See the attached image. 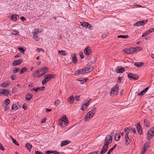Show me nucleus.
Returning a JSON list of instances; mask_svg holds the SVG:
<instances>
[{"instance_id":"1","label":"nucleus","mask_w":154,"mask_h":154,"mask_svg":"<svg viewBox=\"0 0 154 154\" xmlns=\"http://www.w3.org/2000/svg\"><path fill=\"white\" fill-rule=\"evenodd\" d=\"M96 111V108L95 107L93 108L86 114L84 118L85 121H89V119L94 116Z\"/></svg>"},{"instance_id":"2","label":"nucleus","mask_w":154,"mask_h":154,"mask_svg":"<svg viewBox=\"0 0 154 154\" xmlns=\"http://www.w3.org/2000/svg\"><path fill=\"white\" fill-rule=\"evenodd\" d=\"M119 87L118 85L116 84L112 88L110 92V95L111 96H115L118 94L119 92Z\"/></svg>"},{"instance_id":"3","label":"nucleus","mask_w":154,"mask_h":154,"mask_svg":"<svg viewBox=\"0 0 154 154\" xmlns=\"http://www.w3.org/2000/svg\"><path fill=\"white\" fill-rule=\"evenodd\" d=\"M127 54H132L134 53L137 52V51H136L135 48H131L128 49H125L123 51Z\"/></svg>"},{"instance_id":"4","label":"nucleus","mask_w":154,"mask_h":154,"mask_svg":"<svg viewBox=\"0 0 154 154\" xmlns=\"http://www.w3.org/2000/svg\"><path fill=\"white\" fill-rule=\"evenodd\" d=\"M127 76L128 78L130 80L133 79L135 80H137L138 79L139 77L138 75L132 73H128Z\"/></svg>"},{"instance_id":"5","label":"nucleus","mask_w":154,"mask_h":154,"mask_svg":"<svg viewBox=\"0 0 154 154\" xmlns=\"http://www.w3.org/2000/svg\"><path fill=\"white\" fill-rule=\"evenodd\" d=\"M147 20H143L141 21H139L134 23L133 25L134 26L139 27L140 26H142L145 24L147 22Z\"/></svg>"},{"instance_id":"6","label":"nucleus","mask_w":154,"mask_h":154,"mask_svg":"<svg viewBox=\"0 0 154 154\" xmlns=\"http://www.w3.org/2000/svg\"><path fill=\"white\" fill-rule=\"evenodd\" d=\"M112 140V138L110 135H108L106 137L104 141V144H106L109 145V144L111 143Z\"/></svg>"},{"instance_id":"7","label":"nucleus","mask_w":154,"mask_h":154,"mask_svg":"<svg viewBox=\"0 0 154 154\" xmlns=\"http://www.w3.org/2000/svg\"><path fill=\"white\" fill-rule=\"evenodd\" d=\"M86 73H87L86 70L84 68L79 69L78 71H76L75 73V75H80Z\"/></svg>"},{"instance_id":"8","label":"nucleus","mask_w":154,"mask_h":154,"mask_svg":"<svg viewBox=\"0 0 154 154\" xmlns=\"http://www.w3.org/2000/svg\"><path fill=\"white\" fill-rule=\"evenodd\" d=\"M39 32V29H36L34 30V32H33V37L36 41H38L39 40L38 37L37 35L39 32Z\"/></svg>"},{"instance_id":"9","label":"nucleus","mask_w":154,"mask_h":154,"mask_svg":"<svg viewBox=\"0 0 154 154\" xmlns=\"http://www.w3.org/2000/svg\"><path fill=\"white\" fill-rule=\"evenodd\" d=\"M85 69H86L87 72H91L94 68L93 66L90 63H88Z\"/></svg>"},{"instance_id":"10","label":"nucleus","mask_w":154,"mask_h":154,"mask_svg":"<svg viewBox=\"0 0 154 154\" xmlns=\"http://www.w3.org/2000/svg\"><path fill=\"white\" fill-rule=\"evenodd\" d=\"M108 145H106V144H104L102 149L100 152V154H103L106 152L108 150Z\"/></svg>"},{"instance_id":"11","label":"nucleus","mask_w":154,"mask_h":154,"mask_svg":"<svg viewBox=\"0 0 154 154\" xmlns=\"http://www.w3.org/2000/svg\"><path fill=\"white\" fill-rule=\"evenodd\" d=\"M48 67L46 66L42 68H39L38 69V72H42L43 73H45V74L47 73L48 72Z\"/></svg>"},{"instance_id":"12","label":"nucleus","mask_w":154,"mask_h":154,"mask_svg":"<svg viewBox=\"0 0 154 154\" xmlns=\"http://www.w3.org/2000/svg\"><path fill=\"white\" fill-rule=\"evenodd\" d=\"M84 53L87 55H90L91 52V50L90 47H87L84 49Z\"/></svg>"},{"instance_id":"13","label":"nucleus","mask_w":154,"mask_h":154,"mask_svg":"<svg viewBox=\"0 0 154 154\" xmlns=\"http://www.w3.org/2000/svg\"><path fill=\"white\" fill-rule=\"evenodd\" d=\"M10 91V90H9L3 89L0 91V94H3L5 96H8L9 94Z\"/></svg>"},{"instance_id":"14","label":"nucleus","mask_w":154,"mask_h":154,"mask_svg":"<svg viewBox=\"0 0 154 154\" xmlns=\"http://www.w3.org/2000/svg\"><path fill=\"white\" fill-rule=\"evenodd\" d=\"M124 68L122 67H117L115 70L117 73H122L124 71Z\"/></svg>"},{"instance_id":"15","label":"nucleus","mask_w":154,"mask_h":154,"mask_svg":"<svg viewBox=\"0 0 154 154\" xmlns=\"http://www.w3.org/2000/svg\"><path fill=\"white\" fill-rule=\"evenodd\" d=\"M136 128L139 134L140 135L142 134L143 133L142 129L139 123H138L137 125Z\"/></svg>"},{"instance_id":"16","label":"nucleus","mask_w":154,"mask_h":154,"mask_svg":"<svg viewBox=\"0 0 154 154\" xmlns=\"http://www.w3.org/2000/svg\"><path fill=\"white\" fill-rule=\"evenodd\" d=\"M62 122L64 123V125L66 126L67 124L69 123V122L66 116H63L62 119Z\"/></svg>"},{"instance_id":"17","label":"nucleus","mask_w":154,"mask_h":154,"mask_svg":"<svg viewBox=\"0 0 154 154\" xmlns=\"http://www.w3.org/2000/svg\"><path fill=\"white\" fill-rule=\"evenodd\" d=\"M17 18H19L18 15L13 14L11 15V21H16L17 20Z\"/></svg>"},{"instance_id":"18","label":"nucleus","mask_w":154,"mask_h":154,"mask_svg":"<svg viewBox=\"0 0 154 154\" xmlns=\"http://www.w3.org/2000/svg\"><path fill=\"white\" fill-rule=\"evenodd\" d=\"M23 60L22 59H21L18 60H15L13 63V65L16 66L20 64L23 62Z\"/></svg>"},{"instance_id":"19","label":"nucleus","mask_w":154,"mask_h":154,"mask_svg":"<svg viewBox=\"0 0 154 154\" xmlns=\"http://www.w3.org/2000/svg\"><path fill=\"white\" fill-rule=\"evenodd\" d=\"M72 61L73 63L76 64L77 63V60L76 54H74L73 55H72Z\"/></svg>"},{"instance_id":"20","label":"nucleus","mask_w":154,"mask_h":154,"mask_svg":"<svg viewBox=\"0 0 154 154\" xmlns=\"http://www.w3.org/2000/svg\"><path fill=\"white\" fill-rule=\"evenodd\" d=\"M71 141L68 140H65L62 141L60 143V146L62 147L63 146H65L68 144L70 143Z\"/></svg>"},{"instance_id":"21","label":"nucleus","mask_w":154,"mask_h":154,"mask_svg":"<svg viewBox=\"0 0 154 154\" xmlns=\"http://www.w3.org/2000/svg\"><path fill=\"white\" fill-rule=\"evenodd\" d=\"M33 97L32 95L30 94H27L25 97V99L29 101Z\"/></svg>"},{"instance_id":"22","label":"nucleus","mask_w":154,"mask_h":154,"mask_svg":"<svg viewBox=\"0 0 154 154\" xmlns=\"http://www.w3.org/2000/svg\"><path fill=\"white\" fill-rule=\"evenodd\" d=\"M74 100V98L73 96L72 95L70 96L67 100V101L69 103L72 104L73 103V102Z\"/></svg>"},{"instance_id":"23","label":"nucleus","mask_w":154,"mask_h":154,"mask_svg":"<svg viewBox=\"0 0 154 154\" xmlns=\"http://www.w3.org/2000/svg\"><path fill=\"white\" fill-rule=\"evenodd\" d=\"M147 135L148 137L149 138H147V139L148 140H150V139L152 138L153 136H154V134H153V133H152L151 132H149V130L147 132Z\"/></svg>"},{"instance_id":"24","label":"nucleus","mask_w":154,"mask_h":154,"mask_svg":"<svg viewBox=\"0 0 154 154\" xmlns=\"http://www.w3.org/2000/svg\"><path fill=\"white\" fill-rule=\"evenodd\" d=\"M121 137L119 133L116 134H115L114 136L115 140L116 141L119 140Z\"/></svg>"},{"instance_id":"25","label":"nucleus","mask_w":154,"mask_h":154,"mask_svg":"<svg viewBox=\"0 0 154 154\" xmlns=\"http://www.w3.org/2000/svg\"><path fill=\"white\" fill-rule=\"evenodd\" d=\"M25 146L29 152L31 151V149L32 147V146L31 144L29 143H26L25 145Z\"/></svg>"},{"instance_id":"26","label":"nucleus","mask_w":154,"mask_h":154,"mask_svg":"<svg viewBox=\"0 0 154 154\" xmlns=\"http://www.w3.org/2000/svg\"><path fill=\"white\" fill-rule=\"evenodd\" d=\"M134 65L135 66H136L137 67H141L143 65V63L141 62H135L134 63Z\"/></svg>"},{"instance_id":"27","label":"nucleus","mask_w":154,"mask_h":154,"mask_svg":"<svg viewBox=\"0 0 154 154\" xmlns=\"http://www.w3.org/2000/svg\"><path fill=\"white\" fill-rule=\"evenodd\" d=\"M18 109V106H17V104L16 103L13 104L12 106L11 110H14L15 111Z\"/></svg>"},{"instance_id":"28","label":"nucleus","mask_w":154,"mask_h":154,"mask_svg":"<svg viewBox=\"0 0 154 154\" xmlns=\"http://www.w3.org/2000/svg\"><path fill=\"white\" fill-rule=\"evenodd\" d=\"M81 25L83 27L87 28L89 25V23L87 22H82L81 23Z\"/></svg>"},{"instance_id":"29","label":"nucleus","mask_w":154,"mask_h":154,"mask_svg":"<svg viewBox=\"0 0 154 154\" xmlns=\"http://www.w3.org/2000/svg\"><path fill=\"white\" fill-rule=\"evenodd\" d=\"M27 68L26 67H24L21 68L20 70V74H23L24 72H25L27 70Z\"/></svg>"},{"instance_id":"30","label":"nucleus","mask_w":154,"mask_h":154,"mask_svg":"<svg viewBox=\"0 0 154 154\" xmlns=\"http://www.w3.org/2000/svg\"><path fill=\"white\" fill-rule=\"evenodd\" d=\"M125 144L126 145L128 146L129 144V142L130 141L129 137H128L127 136V137H125Z\"/></svg>"},{"instance_id":"31","label":"nucleus","mask_w":154,"mask_h":154,"mask_svg":"<svg viewBox=\"0 0 154 154\" xmlns=\"http://www.w3.org/2000/svg\"><path fill=\"white\" fill-rule=\"evenodd\" d=\"M88 100H87L86 101L87 102L85 103L83 105V106H85V108H86L88 106V105H89L88 103H89L90 101L91 100V99H90L89 98H88Z\"/></svg>"},{"instance_id":"32","label":"nucleus","mask_w":154,"mask_h":154,"mask_svg":"<svg viewBox=\"0 0 154 154\" xmlns=\"http://www.w3.org/2000/svg\"><path fill=\"white\" fill-rule=\"evenodd\" d=\"M144 125L146 127H148L149 124V123L148 120L146 119H144Z\"/></svg>"},{"instance_id":"33","label":"nucleus","mask_w":154,"mask_h":154,"mask_svg":"<svg viewBox=\"0 0 154 154\" xmlns=\"http://www.w3.org/2000/svg\"><path fill=\"white\" fill-rule=\"evenodd\" d=\"M10 101L8 99H7L4 101V104L6 105H8L10 103Z\"/></svg>"},{"instance_id":"34","label":"nucleus","mask_w":154,"mask_h":154,"mask_svg":"<svg viewBox=\"0 0 154 154\" xmlns=\"http://www.w3.org/2000/svg\"><path fill=\"white\" fill-rule=\"evenodd\" d=\"M149 142H146L143 145V147H145V148L147 149L149 147Z\"/></svg>"},{"instance_id":"35","label":"nucleus","mask_w":154,"mask_h":154,"mask_svg":"<svg viewBox=\"0 0 154 154\" xmlns=\"http://www.w3.org/2000/svg\"><path fill=\"white\" fill-rule=\"evenodd\" d=\"M47 75L49 76V78L51 79L52 78H54L55 77V76H56V75L54 74H47Z\"/></svg>"},{"instance_id":"36","label":"nucleus","mask_w":154,"mask_h":154,"mask_svg":"<svg viewBox=\"0 0 154 154\" xmlns=\"http://www.w3.org/2000/svg\"><path fill=\"white\" fill-rule=\"evenodd\" d=\"M129 36L128 35H119L118 36V38H128Z\"/></svg>"},{"instance_id":"37","label":"nucleus","mask_w":154,"mask_h":154,"mask_svg":"<svg viewBox=\"0 0 154 154\" xmlns=\"http://www.w3.org/2000/svg\"><path fill=\"white\" fill-rule=\"evenodd\" d=\"M1 86L2 87L6 88L8 86V84L6 82H4L1 85Z\"/></svg>"},{"instance_id":"38","label":"nucleus","mask_w":154,"mask_h":154,"mask_svg":"<svg viewBox=\"0 0 154 154\" xmlns=\"http://www.w3.org/2000/svg\"><path fill=\"white\" fill-rule=\"evenodd\" d=\"M19 33V32L16 30H14V31L11 32L12 35H16Z\"/></svg>"},{"instance_id":"39","label":"nucleus","mask_w":154,"mask_h":154,"mask_svg":"<svg viewBox=\"0 0 154 154\" xmlns=\"http://www.w3.org/2000/svg\"><path fill=\"white\" fill-rule=\"evenodd\" d=\"M20 71L19 69L17 68H16L13 69V73H15L17 72H19Z\"/></svg>"},{"instance_id":"40","label":"nucleus","mask_w":154,"mask_h":154,"mask_svg":"<svg viewBox=\"0 0 154 154\" xmlns=\"http://www.w3.org/2000/svg\"><path fill=\"white\" fill-rule=\"evenodd\" d=\"M60 103V101L59 100H56L54 103V104L56 106H57L59 105Z\"/></svg>"},{"instance_id":"41","label":"nucleus","mask_w":154,"mask_h":154,"mask_svg":"<svg viewBox=\"0 0 154 154\" xmlns=\"http://www.w3.org/2000/svg\"><path fill=\"white\" fill-rule=\"evenodd\" d=\"M12 140L13 141V143L15 144L16 145L19 146V144L16 141V140L14 139L13 138H12Z\"/></svg>"},{"instance_id":"42","label":"nucleus","mask_w":154,"mask_h":154,"mask_svg":"<svg viewBox=\"0 0 154 154\" xmlns=\"http://www.w3.org/2000/svg\"><path fill=\"white\" fill-rule=\"evenodd\" d=\"M145 93V92L143 90L141 91L140 93L137 94V95L138 96H143L144 95Z\"/></svg>"},{"instance_id":"43","label":"nucleus","mask_w":154,"mask_h":154,"mask_svg":"<svg viewBox=\"0 0 154 154\" xmlns=\"http://www.w3.org/2000/svg\"><path fill=\"white\" fill-rule=\"evenodd\" d=\"M45 77H44V78H45V79L48 82L50 80V79L49 78V76H48L47 74L45 75Z\"/></svg>"},{"instance_id":"44","label":"nucleus","mask_w":154,"mask_h":154,"mask_svg":"<svg viewBox=\"0 0 154 154\" xmlns=\"http://www.w3.org/2000/svg\"><path fill=\"white\" fill-rule=\"evenodd\" d=\"M20 51L22 54H23L24 53L25 50H24L23 48H19Z\"/></svg>"},{"instance_id":"45","label":"nucleus","mask_w":154,"mask_h":154,"mask_svg":"<svg viewBox=\"0 0 154 154\" xmlns=\"http://www.w3.org/2000/svg\"><path fill=\"white\" fill-rule=\"evenodd\" d=\"M79 55L81 59H82L84 58V56L82 52H80L79 54Z\"/></svg>"},{"instance_id":"46","label":"nucleus","mask_w":154,"mask_h":154,"mask_svg":"<svg viewBox=\"0 0 154 154\" xmlns=\"http://www.w3.org/2000/svg\"><path fill=\"white\" fill-rule=\"evenodd\" d=\"M37 52H40L41 51H42L44 53L45 52V51L43 49H42L41 48H38L37 49Z\"/></svg>"},{"instance_id":"47","label":"nucleus","mask_w":154,"mask_h":154,"mask_svg":"<svg viewBox=\"0 0 154 154\" xmlns=\"http://www.w3.org/2000/svg\"><path fill=\"white\" fill-rule=\"evenodd\" d=\"M149 34L148 32L147 31L143 33L142 35V37H145L146 35Z\"/></svg>"},{"instance_id":"48","label":"nucleus","mask_w":154,"mask_h":154,"mask_svg":"<svg viewBox=\"0 0 154 154\" xmlns=\"http://www.w3.org/2000/svg\"><path fill=\"white\" fill-rule=\"evenodd\" d=\"M38 70L36 71L35 72H34L33 73V75L34 76H35L36 75H38V74H39L40 73V72H38Z\"/></svg>"},{"instance_id":"49","label":"nucleus","mask_w":154,"mask_h":154,"mask_svg":"<svg viewBox=\"0 0 154 154\" xmlns=\"http://www.w3.org/2000/svg\"><path fill=\"white\" fill-rule=\"evenodd\" d=\"M146 149L145 148V147H143L142 149L141 154H143L146 151Z\"/></svg>"},{"instance_id":"50","label":"nucleus","mask_w":154,"mask_h":154,"mask_svg":"<svg viewBox=\"0 0 154 154\" xmlns=\"http://www.w3.org/2000/svg\"><path fill=\"white\" fill-rule=\"evenodd\" d=\"M109 34V33L107 32H106L105 34H103L102 35V37L103 38H105L106 36H107Z\"/></svg>"},{"instance_id":"51","label":"nucleus","mask_w":154,"mask_h":154,"mask_svg":"<svg viewBox=\"0 0 154 154\" xmlns=\"http://www.w3.org/2000/svg\"><path fill=\"white\" fill-rule=\"evenodd\" d=\"M62 122V121H59V124L61 126L64 127L65 126H66L65 125H64V123H63Z\"/></svg>"},{"instance_id":"52","label":"nucleus","mask_w":154,"mask_h":154,"mask_svg":"<svg viewBox=\"0 0 154 154\" xmlns=\"http://www.w3.org/2000/svg\"><path fill=\"white\" fill-rule=\"evenodd\" d=\"M27 104L26 103H24L23 106V108L25 110L27 109V107L26 106Z\"/></svg>"},{"instance_id":"53","label":"nucleus","mask_w":154,"mask_h":154,"mask_svg":"<svg viewBox=\"0 0 154 154\" xmlns=\"http://www.w3.org/2000/svg\"><path fill=\"white\" fill-rule=\"evenodd\" d=\"M16 78V75L14 74L11 76V78L12 80H14Z\"/></svg>"},{"instance_id":"54","label":"nucleus","mask_w":154,"mask_h":154,"mask_svg":"<svg viewBox=\"0 0 154 154\" xmlns=\"http://www.w3.org/2000/svg\"><path fill=\"white\" fill-rule=\"evenodd\" d=\"M45 153L46 154H49L52 153V151L51 150H47L45 151Z\"/></svg>"},{"instance_id":"55","label":"nucleus","mask_w":154,"mask_h":154,"mask_svg":"<svg viewBox=\"0 0 154 154\" xmlns=\"http://www.w3.org/2000/svg\"><path fill=\"white\" fill-rule=\"evenodd\" d=\"M0 149L4 151L5 150V149L2 145L0 143Z\"/></svg>"},{"instance_id":"56","label":"nucleus","mask_w":154,"mask_h":154,"mask_svg":"<svg viewBox=\"0 0 154 154\" xmlns=\"http://www.w3.org/2000/svg\"><path fill=\"white\" fill-rule=\"evenodd\" d=\"M47 82H48L45 79L42 81V84L43 85H44Z\"/></svg>"},{"instance_id":"57","label":"nucleus","mask_w":154,"mask_h":154,"mask_svg":"<svg viewBox=\"0 0 154 154\" xmlns=\"http://www.w3.org/2000/svg\"><path fill=\"white\" fill-rule=\"evenodd\" d=\"M136 51H137V52L142 49V48L140 47L135 48Z\"/></svg>"},{"instance_id":"58","label":"nucleus","mask_w":154,"mask_h":154,"mask_svg":"<svg viewBox=\"0 0 154 154\" xmlns=\"http://www.w3.org/2000/svg\"><path fill=\"white\" fill-rule=\"evenodd\" d=\"M87 28H88L90 30H92L93 29V26L91 24L89 23V25H88V26Z\"/></svg>"},{"instance_id":"59","label":"nucleus","mask_w":154,"mask_h":154,"mask_svg":"<svg viewBox=\"0 0 154 154\" xmlns=\"http://www.w3.org/2000/svg\"><path fill=\"white\" fill-rule=\"evenodd\" d=\"M75 100H76L77 101H79L80 100L79 96H75Z\"/></svg>"},{"instance_id":"60","label":"nucleus","mask_w":154,"mask_h":154,"mask_svg":"<svg viewBox=\"0 0 154 154\" xmlns=\"http://www.w3.org/2000/svg\"><path fill=\"white\" fill-rule=\"evenodd\" d=\"M62 52V54L63 56H65L66 55H67V54H66V52L65 51H61Z\"/></svg>"},{"instance_id":"61","label":"nucleus","mask_w":154,"mask_h":154,"mask_svg":"<svg viewBox=\"0 0 154 154\" xmlns=\"http://www.w3.org/2000/svg\"><path fill=\"white\" fill-rule=\"evenodd\" d=\"M15 103L17 104V106H18V107H21V103H20V102H18Z\"/></svg>"},{"instance_id":"62","label":"nucleus","mask_w":154,"mask_h":154,"mask_svg":"<svg viewBox=\"0 0 154 154\" xmlns=\"http://www.w3.org/2000/svg\"><path fill=\"white\" fill-rule=\"evenodd\" d=\"M152 132V133H153V134H154V127L151 128L150 130H149V132Z\"/></svg>"},{"instance_id":"63","label":"nucleus","mask_w":154,"mask_h":154,"mask_svg":"<svg viewBox=\"0 0 154 154\" xmlns=\"http://www.w3.org/2000/svg\"><path fill=\"white\" fill-rule=\"evenodd\" d=\"M20 20L22 21H24L26 20V18L24 17H21L20 18Z\"/></svg>"},{"instance_id":"64","label":"nucleus","mask_w":154,"mask_h":154,"mask_svg":"<svg viewBox=\"0 0 154 154\" xmlns=\"http://www.w3.org/2000/svg\"><path fill=\"white\" fill-rule=\"evenodd\" d=\"M52 153L54 154H60L59 152L56 151H52Z\"/></svg>"}]
</instances>
